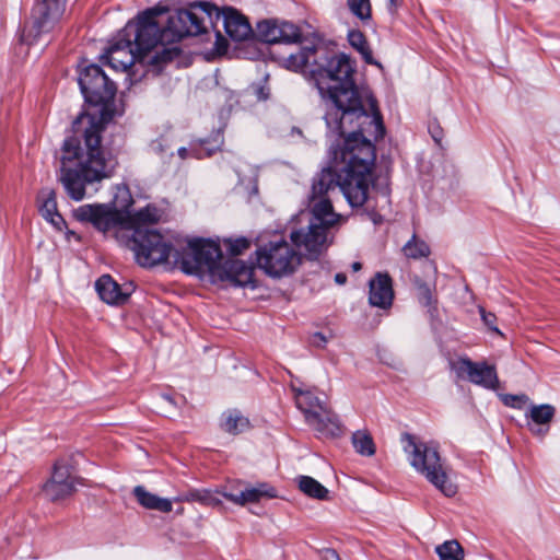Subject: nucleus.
Instances as JSON below:
<instances>
[{
  "label": "nucleus",
  "instance_id": "obj_16",
  "mask_svg": "<svg viewBox=\"0 0 560 560\" xmlns=\"http://www.w3.org/2000/svg\"><path fill=\"white\" fill-rule=\"evenodd\" d=\"M213 7L215 8V11L211 13V16L205 12L201 13L208 18L209 22L212 25L213 16L217 20L222 19L225 33L231 39L235 42H241L247 39L252 35L253 30L249 22L240 12L232 8H226L222 12H220L215 5Z\"/></svg>",
  "mask_w": 560,
  "mask_h": 560
},
{
  "label": "nucleus",
  "instance_id": "obj_5",
  "mask_svg": "<svg viewBox=\"0 0 560 560\" xmlns=\"http://www.w3.org/2000/svg\"><path fill=\"white\" fill-rule=\"evenodd\" d=\"M404 451L410 465L446 497H454L457 487L448 478L440 453L433 444L418 441L413 435L405 433Z\"/></svg>",
  "mask_w": 560,
  "mask_h": 560
},
{
  "label": "nucleus",
  "instance_id": "obj_39",
  "mask_svg": "<svg viewBox=\"0 0 560 560\" xmlns=\"http://www.w3.org/2000/svg\"><path fill=\"white\" fill-rule=\"evenodd\" d=\"M151 149L155 152V153H159V154H162L164 153L165 151V147L163 144V141L162 140H155L151 143Z\"/></svg>",
  "mask_w": 560,
  "mask_h": 560
},
{
  "label": "nucleus",
  "instance_id": "obj_32",
  "mask_svg": "<svg viewBox=\"0 0 560 560\" xmlns=\"http://www.w3.org/2000/svg\"><path fill=\"white\" fill-rule=\"evenodd\" d=\"M174 500L176 502L199 501V502H203V503H210L211 502V497H210L209 492H206V491L201 492V491L194 490V491H189V492H187L185 494H182V495L175 498Z\"/></svg>",
  "mask_w": 560,
  "mask_h": 560
},
{
  "label": "nucleus",
  "instance_id": "obj_26",
  "mask_svg": "<svg viewBox=\"0 0 560 560\" xmlns=\"http://www.w3.org/2000/svg\"><path fill=\"white\" fill-rule=\"evenodd\" d=\"M435 552L440 557V560H463L464 549L460 544L455 540H447L436 546Z\"/></svg>",
  "mask_w": 560,
  "mask_h": 560
},
{
  "label": "nucleus",
  "instance_id": "obj_13",
  "mask_svg": "<svg viewBox=\"0 0 560 560\" xmlns=\"http://www.w3.org/2000/svg\"><path fill=\"white\" fill-rule=\"evenodd\" d=\"M101 58L104 60V63L108 65L112 69L122 72L127 71L137 62L145 63V60L137 47H135L131 39H129L128 36H124L122 30L109 43V46Z\"/></svg>",
  "mask_w": 560,
  "mask_h": 560
},
{
  "label": "nucleus",
  "instance_id": "obj_20",
  "mask_svg": "<svg viewBox=\"0 0 560 560\" xmlns=\"http://www.w3.org/2000/svg\"><path fill=\"white\" fill-rule=\"evenodd\" d=\"M38 200L40 202L39 212L42 217L54 228L61 231L65 220L57 210L56 194L52 189L45 188L40 191Z\"/></svg>",
  "mask_w": 560,
  "mask_h": 560
},
{
  "label": "nucleus",
  "instance_id": "obj_11",
  "mask_svg": "<svg viewBox=\"0 0 560 560\" xmlns=\"http://www.w3.org/2000/svg\"><path fill=\"white\" fill-rule=\"evenodd\" d=\"M78 221L91 222L98 231L107 233L115 232L117 240L124 242L126 235L120 233L127 228L126 214L118 210H112L103 205H84L73 211Z\"/></svg>",
  "mask_w": 560,
  "mask_h": 560
},
{
  "label": "nucleus",
  "instance_id": "obj_30",
  "mask_svg": "<svg viewBox=\"0 0 560 560\" xmlns=\"http://www.w3.org/2000/svg\"><path fill=\"white\" fill-rule=\"evenodd\" d=\"M350 11L360 20L366 21L371 19L370 0H347Z\"/></svg>",
  "mask_w": 560,
  "mask_h": 560
},
{
  "label": "nucleus",
  "instance_id": "obj_12",
  "mask_svg": "<svg viewBox=\"0 0 560 560\" xmlns=\"http://www.w3.org/2000/svg\"><path fill=\"white\" fill-rule=\"evenodd\" d=\"M451 369L459 380L481 386L486 389L495 390L499 387V378L494 365L486 361L474 362L467 357L451 362Z\"/></svg>",
  "mask_w": 560,
  "mask_h": 560
},
{
  "label": "nucleus",
  "instance_id": "obj_8",
  "mask_svg": "<svg viewBox=\"0 0 560 560\" xmlns=\"http://www.w3.org/2000/svg\"><path fill=\"white\" fill-rule=\"evenodd\" d=\"M257 266L272 278L289 276L302 261L301 255L284 240L271 241L256 250Z\"/></svg>",
  "mask_w": 560,
  "mask_h": 560
},
{
  "label": "nucleus",
  "instance_id": "obj_40",
  "mask_svg": "<svg viewBox=\"0 0 560 560\" xmlns=\"http://www.w3.org/2000/svg\"><path fill=\"white\" fill-rule=\"evenodd\" d=\"M326 341H327V339H326V337L322 332L314 334V336H313V343L315 346L320 347L324 343H326Z\"/></svg>",
  "mask_w": 560,
  "mask_h": 560
},
{
  "label": "nucleus",
  "instance_id": "obj_14",
  "mask_svg": "<svg viewBox=\"0 0 560 560\" xmlns=\"http://www.w3.org/2000/svg\"><path fill=\"white\" fill-rule=\"evenodd\" d=\"M77 478L71 471L70 465L65 460H58L49 480L43 486L45 497L52 501L63 500L75 492Z\"/></svg>",
  "mask_w": 560,
  "mask_h": 560
},
{
  "label": "nucleus",
  "instance_id": "obj_15",
  "mask_svg": "<svg viewBox=\"0 0 560 560\" xmlns=\"http://www.w3.org/2000/svg\"><path fill=\"white\" fill-rule=\"evenodd\" d=\"M256 36L267 44H292L300 42L301 31L293 23L269 20L257 24Z\"/></svg>",
  "mask_w": 560,
  "mask_h": 560
},
{
  "label": "nucleus",
  "instance_id": "obj_44",
  "mask_svg": "<svg viewBox=\"0 0 560 560\" xmlns=\"http://www.w3.org/2000/svg\"><path fill=\"white\" fill-rule=\"evenodd\" d=\"M351 268H352V270H353V271H359V270H361L362 265H361V262H359V261H354V262L351 265Z\"/></svg>",
  "mask_w": 560,
  "mask_h": 560
},
{
  "label": "nucleus",
  "instance_id": "obj_29",
  "mask_svg": "<svg viewBox=\"0 0 560 560\" xmlns=\"http://www.w3.org/2000/svg\"><path fill=\"white\" fill-rule=\"evenodd\" d=\"M248 420L238 415L237 412H231L223 424V429L232 434H237L245 431L248 428Z\"/></svg>",
  "mask_w": 560,
  "mask_h": 560
},
{
  "label": "nucleus",
  "instance_id": "obj_43",
  "mask_svg": "<svg viewBox=\"0 0 560 560\" xmlns=\"http://www.w3.org/2000/svg\"><path fill=\"white\" fill-rule=\"evenodd\" d=\"M187 153H188V151H187V149H186V148H179V149H178V155H179L182 159H186Z\"/></svg>",
  "mask_w": 560,
  "mask_h": 560
},
{
  "label": "nucleus",
  "instance_id": "obj_41",
  "mask_svg": "<svg viewBox=\"0 0 560 560\" xmlns=\"http://www.w3.org/2000/svg\"><path fill=\"white\" fill-rule=\"evenodd\" d=\"M335 281H336V283H338L340 285L345 284L347 281V276L345 273H337L335 276Z\"/></svg>",
  "mask_w": 560,
  "mask_h": 560
},
{
  "label": "nucleus",
  "instance_id": "obj_1",
  "mask_svg": "<svg viewBox=\"0 0 560 560\" xmlns=\"http://www.w3.org/2000/svg\"><path fill=\"white\" fill-rule=\"evenodd\" d=\"M283 67L314 81L327 107V127L339 136L348 132L343 147L334 152L331 165L313 180L307 230L290 234L296 247L303 248L310 259H316L328 246L327 230L340 219L326 195L339 188L351 207L364 205L375 163L370 138L382 139L385 128L376 100L355 85L354 62L346 54H334L320 44L303 46L283 59Z\"/></svg>",
  "mask_w": 560,
  "mask_h": 560
},
{
  "label": "nucleus",
  "instance_id": "obj_31",
  "mask_svg": "<svg viewBox=\"0 0 560 560\" xmlns=\"http://www.w3.org/2000/svg\"><path fill=\"white\" fill-rule=\"evenodd\" d=\"M417 294L419 302L424 306H432L435 302L430 285L424 282H418Z\"/></svg>",
  "mask_w": 560,
  "mask_h": 560
},
{
  "label": "nucleus",
  "instance_id": "obj_28",
  "mask_svg": "<svg viewBox=\"0 0 560 560\" xmlns=\"http://www.w3.org/2000/svg\"><path fill=\"white\" fill-rule=\"evenodd\" d=\"M350 45L362 54L366 62L372 63L371 50L364 35L360 31H351L348 34Z\"/></svg>",
  "mask_w": 560,
  "mask_h": 560
},
{
  "label": "nucleus",
  "instance_id": "obj_35",
  "mask_svg": "<svg viewBox=\"0 0 560 560\" xmlns=\"http://www.w3.org/2000/svg\"><path fill=\"white\" fill-rule=\"evenodd\" d=\"M480 315H481V318H482V322L485 323V325L491 329L492 331L501 335V331L499 330V328L494 325L495 320H497V317L494 314L492 313H488L486 312L485 308L480 307Z\"/></svg>",
  "mask_w": 560,
  "mask_h": 560
},
{
  "label": "nucleus",
  "instance_id": "obj_42",
  "mask_svg": "<svg viewBox=\"0 0 560 560\" xmlns=\"http://www.w3.org/2000/svg\"><path fill=\"white\" fill-rule=\"evenodd\" d=\"M257 94L259 100H266L268 97V94L265 93L262 88L258 89Z\"/></svg>",
  "mask_w": 560,
  "mask_h": 560
},
{
  "label": "nucleus",
  "instance_id": "obj_4",
  "mask_svg": "<svg viewBox=\"0 0 560 560\" xmlns=\"http://www.w3.org/2000/svg\"><path fill=\"white\" fill-rule=\"evenodd\" d=\"M221 257L222 253L218 244L210 241L195 240L188 243L185 253L175 252L174 262L180 264L183 270L188 273L208 269L220 280L228 281L233 285L245 287L253 282L254 267L252 265L231 258L219 266Z\"/></svg>",
  "mask_w": 560,
  "mask_h": 560
},
{
  "label": "nucleus",
  "instance_id": "obj_10",
  "mask_svg": "<svg viewBox=\"0 0 560 560\" xmlns=\"http://www.w3.org/2000/svg\"><path fill=\"white\" fill-rule=\"evenodd\" d=\"M79 85L86 102L105 105L113 101L116 85L97 65L85 67L79 75Z\"/></svg>",
  "mask_w": 560,
  "mask_h": 560
},
{
  "label": "nucleus",
  "instance_id": "obj_3",
  "mask_svg": "<svg viewBox=\"0 0 560 560\" xmlns=\"http://www.w3.org/2000/svg\"><path fill=\"white\" fill-rule=\"evenodd\" d=\"M74 133H80L84 141L71 137L62 145L61 168L59 180L73 200H82L85 185L100 182L110 176L116 161L106 156L101 142L105 129L103 116L81 114L72 125Z\"/></svg>",
  "mask_w": 560,
  "mask_h": 560
},
{
  "label": "nucleus",
  "instance_id": "obj_23",
  "mask_svg": "<svg viewBox=\"0 0 560 560\" xmlns=\"http://www.w3.org/2000/svg\"><path fill=\"white\" fill-rule=\"evenodd\" d=\"M133 494L138 502L145 509L156 510L163 513H168L173 509L171 500L153 494L147 491L142 486H137L133 489Z\"/></svg>",
  "mask_w": 560,
  "mask_h": 560
},
{
  "label": "nucleus",
  "instance_id": "obj_22",
  "mask_svg": "<svg viewBox=\"0 0 560 560\" xmlns=\"http://www.w3.org/2000/svg\"><path fill=\"white\" fill-rule=\"evenodd\" d=\"M223 497L235 504L245 505L258 502L262 497L275 498L276 493L273 488L267 489L265 485H261L257 488H245L238 492L224 491Z\"/></svg>",
  "mask_w": 560,
  "mask_h": 560
},
{
  "label": "nucleus",
  "instance_id": "obj_2",
  "mask_svg": "<svg viewBox=\"0 0 560 560\" xmlns=\"http://www.w3.org/2000/svg\"><path fill=\"white\" fill-rule=\"evenodd\" d=\"M165 11L161 8L148 9L122 28L124 36L131 39L148 65L161 66L178 57L179 40L207 32L205 18L199 12L211 16L215 8L207 1L192 2L188 8L171 13L162 22L160 18Z\"/></svg>",
  "mask_w": 560,
  "mask_h": 560
},
{
  "label": "nucleus",
  "instance_id": "obj_27",
  "mask_svg": "<svg viewBox=\"0 0 560 560\" xmlns=\"http://www.w3.org/2000/svg\"><path fill=\"white\" fill-rule=\"evenodd\" d=\"M352 444L355 451L364 456H372L375 453V445L372 436L365 431H357L352 435Z\"/></svg>",
  "mask_w": 560,
  "mask_h": 560
},
{
  "label": "nucleus",
  "instance_id": "obj_37",
  "mask_svg": "<svg viewBox=\"0 0 560 560\" xmlns=\"http://www.w3.org/2000/svg\"><path fill=\"white\" fill-rule=\"evenodd\" d=\"M322 558L323 560H341L339 555L334 549H324L322 551Z\"/></svg>",
  "mask_w": 560,
  "mask_h": 560
},
{
  "label": "nucleus",
  "instance_id": "obj_38",
  "mask_svg": "<svg viewBox=\"0 0 560 560\" xmlns=\"http://www.w3.org/2000/svg\"><path fill=\"white\" fill-rule=\"evenodd\" d=\"M404 0H387V9L394 14L402 5Z\"/></svg>",
  "mask_w": 560,
  "mask_h": 560
},
{
  "label": "nucleus",
  "instance_id": "obj_21",
  "mask_svg": "<svg viewBox=\"0 0 560 560\" xmlns=\"http://www.w3.org/2000/svg\"><path fill=\"white\" fill-rule=\"evenodd\" d=\"M160 219V212L155 207H145L135 214L126 215L127 228H122L120 233L130 234L137 229H152L151 225Z\"/></svg>",
  "mask_w": 560,
  "mask_h": 560
},
{
  "label": "nucleus",
  "instance_id": "obj_17",
  "mask_svg": "<svg viewBox=\"0 0 560 560\" xmlns=\"http://www.w3.org/2000/svg\"><path fill=\"white\" fill-rule=\"evenodd\" d=\"M394 300L392 279L387 273L377 272L369 282V303L383 310L389 308Z\"/></svg>",
  "mask_w": 560,
  "mask_h": 560
},
{
  "label": "nucleus",
  "instance_id": "obj_19",
  "mask_svg": "<svg viewBox=\"0 0 560 560\" xmlns=\"http://www.w3.org/2000/svg\"><path fill=\"white\" fill-rule=\"evenodd\" d=\"M95 289L101 300L110 305L124 304L130 295V292L122 290L109 275L100 277L95 282Z\"/></svg>",
  "mask_w": 560,
  "mask_h": 560
},
{
  "label": "nucleus",
  "instance_id": "obj_7",
  "mask_svg": "<svg viewBox=\"0 0 560 560\" xmlns=\"http://www.w3.org/2000/svg\"><path fill=\"white\" fill-rule=\"evenodd\" d=\"M126 245L135 253L139 265L153 267L165 262L175 252L172 245L165 241L154 229H137L126 235Z\"/></svg>",
  "mask_w": 560,
  "mask_h": 560
},
{
  "label": "nucleus",
  "instance_id": "obj_33",
  "mask_svg": "<svg viewBox=\"0 0 560 560\" xmlns=\"http://www.w3.org/2000/svg\"><path fill=\"white\" fill-rule=\"evenodd\" d=\"M249 246H250V243L245 237H240V238H236V240H230L228 242V250L233 256L241 255L243 252L248 249Z\"/></svg>",
  "mask_w": 560,
  "mask_h": 560
},
{
  "label": "nucleus",
  "instance_id": "obj_34",
  "mask_svg": "<svg viewBox=\"0 0 560 560\" xmlns=\"http://www.w3.org/2000/svg\"><path fill=\"white\" fill-rule=\"evenodd\" d=\"M502 401L505 406L521 409L528 401V397L524 394L522 395H511L505 394L502 396Z\"/></svg>",
  "mask_w": 560,
  "mask_h": 560
},
{
  "label": "nucleus",
  "instance_id": "obj_9",
  "mask_svg": "<svg viewBox=\"0 0 560 560\" xmlns=\"http://www.w3.org/2000/svg\"><path fill=\"white\" fill-rule=\"evenodd\" d=\"M67 0H42L37 2L25 24L20 40L33 45L40 35L49 33L60 21L66 10Z\"/></svg>",
  "mask_w": 560,
  "mask_h": 560
},
{
  "label": "nucleus",
  "instance_id": "obj_24",
  "mask_svg": "<svg viewBox=\"0 0 560 560\" xmlns=\"http://www.w3.org/2000/svg\"><path fill=\"white\" fill-rule=\"evenodd\" d=\"M298 486L310 498L317 500H326L328 498V489L310 476L298 477Z\"/></svg>",
  "mask_w": 560,
  "mask_h": 560
},
{
  "label": "nucleus",
  "instance_id": "obj_36",
  "mask_svg": "<svg viewBox=\"0 0 560 560\" xmlns=\"http://www.w3.org/2000/svg\"><path fill=\"white\" fill-rule=\"evenodd\" d=\"M215 49L219 54H223L228 49V43L225 38L221 36L220 32H217Z\"/></svg>",
  "mask_w": 560,
  "mask_h": 560
},
{
  "label": "nucleus",
  "instance_id": "obj_18",
  "mask_svg": "<svg viewBox=\"0 0 560 560\" xmlns=\"http://www.w3.org/2000/svg\"><path fill=\"white\" fill-rule=\"evenodd\" d=\"M556 415V408L549 404L533 405L529 408L528 417L532 422L527 424L528 430L538 436H545Z\"/></svg>",
  "mask_w": 560,
  "mask_h": 560
},
{
  "label": "nucleus",
  "instance_id": "obj_25",
  "mask_svg": "<svg viewBox=\"0 0 560 560\" xmlns=\"http://www.w3.org/2000/svg\"><path fill=\"white\" fill-rule=\"evenodd\" d=\"M402 253L407 258L420 259L430 255L431 250L429 245L417 237L416 234L404 245Z\"/></svg>",
  "mask_w": 560,
  "mask_h": 560
},
{
  "label": "nucleus",
  "instance_id": "obj_45",
  "mask_svg": "<svg viewBox=\"0 0 560 560\" xmlns=\"http://www.w3.org/2000/svg\"><path fill=\"white\" fill-rule=\"evenodd\" d=\"M161 398H162V399H164L165 401H167V402L172 404V405L174 404V399H173V397H172V396H170V395H167V394H163V395L161 396Z\"/></svg>",
  "mask_w": 560,
  "mask_h": 560
},
{
  "label": "nucleus",
  "instance_id": "obj_6",
  "mask_svg": "<svg viewBox=\"0 0 560 560\" xmlns=\"http://www.w3.org/2000/svg\"><path fill=\"white\" fill-rule=\"evenodd\" d=\"M296 407L303 412L306 422L320 438H334L339 434L340 427L337 416L310 389L292 385Z\"/></svg>",
  "mask_w": 560,
  "mask_h": 560
}]
</instances>
